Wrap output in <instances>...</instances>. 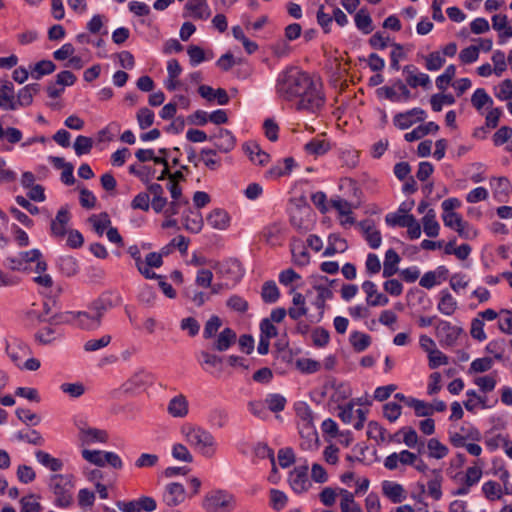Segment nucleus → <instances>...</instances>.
<instances>
[{
  "label": "nucleus",
  "mask_w": 512,
  "mask_h": 512,
  "mask_svg": "<svg viewBox=\"0 0 512 512\" xmlns=\"http://www.w3.org/2000/svg\"><path fill=\"white\" fill-rule=\"evenodd\" d=\"M275 93L284 101H295L296 110L312 114L319 112L326 102L321 81L297 66H287L279 72Z\"/></svg>",
  "instance_id": "obj_1"
},
{
  "label": "nucleus",
  "mask_w": 512,
  "mask_h": 512,
  "mask_svg": "<svg viewBox=\"0 0 512 512\" xmlns=\"http://www.w3.org/2000/svg\"><path fill=\"white\" fill-rule=\"evenodd\" d=\"M185 441L200 455L213 458L218 444L212 433L201 426L185 425L181 429Z\"/></svg>",
  "instance_id": "obj_2"
},
{
  "label": "nucleus",
  "mask_w": 512,
  "mask_h": 512,
  "mask_svg": "<svg viewBox=\"0 0 512 512\" xmlns=\"http://www.w3.org/2000/svg\"><path fill=\"white\" fill-rule=\"evenodd\" d=\"M49 488L54 495V505L58 508H69L73 504V476L70 474H54L49 478Z\"/></svg>",
  "instance_id": "obj_3"
},
{
  "label": "nucleus",
  "mask_w": 512,
  "mask_h": 512,
  "mask_svg": "<svg viewBox=\"0 0 512 512\" xmlns=\"http://www.w3.org/2000/svg\"><path fill=\"white\" fill-rule=\"evenodd\" d=\"M51 323L55 325L71 324L83 330H96L101 323L91 310L88 311H65L52 316Z\"/></svg>",
  "instance_id": "obj_4"
},
{
  "label": "nucleus",
  "mask_w": 512,
  "mask_h": 512,
  "mask_svg": "<svg viewBox=\"0 0 512 512\" xmlns=\"http://www.w3.org/2000/svg\"><path fill=\"white\" fill-rule=\"evenodd\" d=\"M202 506L207 512H230L235 508L236 501L231 493L216 490L205 495Z\"/></svg>",
  "instance_id": "obj_5"
},
{
  "label": "nucleus",
  "mask_w": 512,
  "mask_h": 512,
  "mask_svg": "<svg viewBox=\"0 0 512 512\" xmlns=\"http://www.w3.org/2000/svg\"><path fill=\"white\" fill-rule=\"evenodd\" d=\"M436 337L442 347H453L459 337L464 334L462 327L453 325L446 320H439L435 327Z\"/></svg>",
  "instance_id": "obj_6"
},
{
  "label": "nucleus",
  "mask_w": 512,
  "mask_h": 512,
  "mask_svg": "<svg viewBox=\"0 0 512 512\" xmlns=\"http://www.w3.org/2000/svg\"><path fill=\"white\" fill-rule=\"evenodd\" d=\"M76 425L82 444L90 445L93 443H106L108 441L109 436L106 430L90 427L83 421L78 422Z\"/></svg>",
  "instance_id": "obj_7"
},
{
  "label": "nucleus",
  "mask_w": 512,
  "mask_h": 512,
  "mask_svg": "<svg viewBox=\"0 0 512 512\" xmlns=\"http://www.w3.org/2000/svg\"><path fill=\"white\" fill-rule=\"evenodd\" d=\"M426 118V112L422 108H412L405 112L397 113L393 117L394 125L401 129L405 130L411 127L416 122L423 121Z\"/></svg>",
  "instance_id": "obj_8"
},
{
  "label": "nucleus",
  "mask_w": 512,
  "mask_h": 512,
  "mask_svg": "<svg viewBox=\"0 0 512 512\" xmlns=\"http://www.w3.org/2000/svg\"><path fill=\"white\" fill-rule=\"evenodd\" d=\"M236 341V332L232 328L226 327L212 338L210 350L220 353L226 352L236 343Z\"/></svg>",
  "instance_id": "obj_9"
},
{
  "label": "nucleus",
  "mask_w": 512,
  "mask_h": 512,
  "mask_svg": "<svg viewBox=\"0 0 512 512\" xmlns=\"http://www.w3.org/2000/svg\"><path fill=\"white\" fill-rule=\"evenodd\" d=\"M289 484L292 490L297 494L308 491L311 486L308 479V466H299L291 471L289 474Z\"/></svg>",
  "instance_id": "obj_10"
},
{
  "label": "nucleus",
  "mask_w": 512,
  "mask_h": 512,
  "mask_svg": "<svg viewBox=\"0 0 512 512\" xmlns=\"http://www.w3.org/2000/svg\"><path fill=\"white\" fill-rule=\"evenodd\" d=\"M209 140L213 142L215 150L221 153H229L236 145V138L232 132L223 128H220L217 133L211 135Z\"/></svg>",
  "instance_id": "obj_11"
},
{
  "label": "nucleus",
  "mask_w": 512,
  "mask_h": 512,
  "mask_svg": "<svg viewBox=\"0 0 512 512\" xmlns=\"http://www.w3.org/2000/svg\"><path fill=\"white\" fill-rule=\"evenodd\" d=\"M71 220V214L66 207H61L55 218L51 221L50 231L55 238L62 239L68 231V224Z\"/></svg>",
  "instance_id": "obj_12"
},
{
  "label": "nucleus",
  "mask_w": 512,
  "mask_h": 512,
  "mask_svg": "<svg viewBox=\"0 0 512 512\" xmlns=\"http://www.w3.org/2000/svg\"><path fill=\"white\" fill-rule=\"evenodd\" d=\"M403 74L406 75V83L411 88L423 87L429 88L431 80L428 74L419 72L414 65H406L403 67Z\"/></svg>",
  "instance_id": "obj_13"
},
{
  "label": "nucleus",
  "mask_w": 512,
  "mask_h": 512,
  "mask_svg": "<svg viewBox=\"0 0 512 512\" xmlns=\"http://www.w3.org/2000/svg\"><path fill=\"white\" fill-rule=\"evenodd\" d=\"M320 281L328 282L329 279L327 277H320ZM313 288L317 291V296L313 301V305L319 310V321L322 319L324 315V310L326 307V301L333 298L332 290L326 285V283H314Z\"/></svg>",
  "instance_id": "obj_14"
},
{
  "label": "nucleus",
  "mask_w": 512,
  "mask_h": 512,
  "mask_svg": "<svg viewBox=\"0 0 512 512\" xmlns=\"http://www.w3.org/2000/svg\"><path fill=\"white\" fill-rule=\"evenodd\" d=\"M186 491L182 484L173 482L165 487L163 501L169 507H175L185 501Z\"/></svg>",
  "instance_id": "obj_15"
},
{
  "label": "nucleus",
  "mask_w": 512,
  "mask_h": 512,
  "mask_svg": "<svg viewBox=\"0 0 512 512\" xmlns=\"http://www.w3.org/2000/svg\"><path fill=\"white\" fill-rule=\"evenodd\" d=\"M417 462V455L409 450H402L399 453L393 452L384 460V467L388 470H395L399 463L413 466Z\"/></svg>",
  "instance_id": "obj_16"
},
{
  "label": "nucleus",
  "mask_w": 512,
  "mask_h": 512,
  "mask_svg": "<svg viewBox=\"0 0 512 512\" xmlns=\"http://www.w3.org/2000/svg\"><path fill=\"white\" fill-rule=\"evenodd\" d=\"M381 487L383 495L387 497L392 503H401L407 497V493L403 485L397 482L384 480L381 484Z\"/></svg>",
  "instance_id": "obj_17"
},
{
  "label": "nucleus",
  "mask_w": 512,
  "mask_h": 512,
  "mask_svg": "<svg viewBox=\"0 0 512 512\" xmlns=\"http://www.w3.org/2000/svg\"><path fill=\"white\" fill-rule=\"evenodd\" d=\"M51 320L52 316L49 318L48 325L38 330L35 334L36 340L41 344H50L63 336V331L59 327L60 325L51 323Z\"/></svg>",
  "instance_id": "obj_18"
},
{
  "label": "nucleus",
  "mask_w": 512,
  "mask_h": 512,
  "mask_svg": "<svg viewBox=\"0 0 512 512\" xmlns=\"http://www.w3.org/2000/svg\"><path fill=\"white\" fill-rule=\"evenodd\" d=\"M289 293L293 295V307L288 309V315L292 320L297 321L307 315L308 308L306 307L305 297L300 292H297L295 287H291Z\"/></svg>",
  "instance_id": "obj_19"
},
{
  "label": "nucleus",
  "mask_w": 512,
  "mask_h": 512,
  "mask_svg": "<svg viewBox=\"0 0 512 512\" xmlns=\"http://www.w3.org/2000/svg\"><path fill=\"white\" fill-rule=\"evenodd\" d=\"M199 365L202 369L211 375H214L213 368H218L223 362V358L208 350H201L196 354Z\"/></svg>",
  "instance_id": "obj_20"
},
{
  "label": "nucleus",
  "mask_w": 512,
  "mask_h": 512,
  "mask_svg": "<svg viewBox=\"0 0 512 512\" xmlns=\"http://www.w3.org/2000/svg\"><path fill=\"white\" fill-rule=\"evenodd\" d=\"M359 227L363 231L364 238L372 249H377L382 243V236L378 229L375 228L371 220H364L359 223Z\"/></svg>",
  "instance_id": "obj_21"
},
{
  "label": "nucleus",
  "mask_w": 512,
  "mask_h": 512,
  "mask_svg": "<svg viewBox=\"0 0 512 512\" xmlns=\"http://www.w3.org/2000/svg\"><path fill=\"white\" fill-rule=\"evenodd\" d=\"M185 10H187L189 14H184V16H190L194 19L205 20L208 19L211 14L207 0H189L185 4Z\"/></svg>",
  "instance_id": "obj_22"
},
{
  "label": "nucleus",
  "mask_w": 512,
  "mask_h": 512,
  "mask_svg": "<svg viewBox=\"0 0 512 512\" xmlns=\"http://www.w3.org/2000/svg\"><path fill=\"white\" fill-rule=\"evenodd\" d=\"M167 411L174 418H184L189 412L187 398L183 394L174 396L168 403Z\"/></svg>",
  "instance_id": "obj_23"
},
{
  "label": "nucleus",
  "mask_w": 512,
  "mask_h": 512,
  "mask_svg": "<svg viewBox=\"0 0 512 512\" xmlns=\"http://www.w3.org/2000/svg\"><path fill=\"white\" fill-rule=\"evenodd\" d=\"M40 91V84L31 83L21 88L16 96V110L19 107H28L32 104L34 95Z\"/></svg>",
  "instance_id": "obj_24"
},
{
  "label": "nucleus",
  "mask_w": 512,
  "mask_h": 512,
  "mask_svg": "<svg viewBox=\"0 0 512 512\" xmlns=\"http://www.w3.org/2000/svg\"><path fill=\"white\" fill-rule=\"evenodd\" d=\"M208 224L217 230H226L230 226L229 214L220 208L213 209L206 218Z\"/></svg>",
  "instance_id": "obj_25"
},
{
  "label": "nucleus",
  "mask_w": 512,
  "mask_h": 512,
  "mask_svg": "<svg viewBox=\"0 0 512 512\" xmlns=\"http://www.w3.org/2000/svg\"><path fill=\"white\" fill-rule=\"evenodd\" d=\"M183 224L186 230L196 234L202 230L204 221L200 212L194 211L188 206V211L183 217Z\"/></svg>",
  "instance_id": "obj_26"
},
{
  "label": "nucleus",
  "mask_w": 512,
  "mask_h": 512,
  "mask_svg": "<svg viewBox=\"0 0 512 512\" xmlns=\"http://www.w3.org/2000/svg\"><path fill=\"white\" fill-rule=\"evenodd\" d=\"M400 260V256L394 249L391 248L386 251L382 272L384 278H390L398 272Z\"/></svg>",
  "instance_id": "obj_27"
},
{
  "label": "nucleus",
  "mask_w": 512,
  "mask_h": 512,
  "mask_svg": "<svg viewBox=\"0 0 512 512\" xmlns=\"http://www.w3.org/2000/svg\"><path fill=\"white\" fill-rule=\"evenodd\" d=\"M439 297L440 299L437 305L438 311L446 316L453 315L457 309L456 299L451 295V293L448 290H442L439 293Z\"/></svg>",
  "instance_id": "obj_28"
},
{
  "label": "nucleus",
  "mask_w": 512,
  "mask_h": 512,
  "mask_svg": "<svg viewBox=\"0 0 512 512\" xmlns=\"http://www.w3.org/2000/svg\"><path fill=\"white\" fill-rule=\"evenodd\" d=\"M22 262H24V265L28 267L29 263L36 262V268L35 271L39 274L43 273L47 269V264L44 260H41L42 253L39 249H31L29 251H24L19 253Z\"/></svg>",
  "instance_id": "obj_29"
},
{
  "label": "nucleus",
  "mask_w": 512,
  "mask_h": 512,
  "mask_svg": "<svg viewBox=\"0 0 512 512\" xmlns=\"http://www.w3.org/2000/svg\"><path fill=\"white\" fill-rule=\"evenodd\" d=\"M6 352L11 361L18 367H21L23 358L29 353V348L23 343L17 342L7 344Z\"/></svg>",
  "instance_id": "obj_30"
},
{
  "label": "nucleus",
  "mask_w": 512,
  "mask_h": 512,
  "mask_svg": "<svg viewBox=\"0 0 512 512\" xmlns=\"http://www.w3.org/2000/svg\"><path fill=\"white\" fill-rule=\"evenodd\" d=\"M128 253L131 255V257L135 260L136 267L138 271L146 278V279H156L160 278L159 275H157L152 270L148 269L144 265V262L141 258L140 250L138 246L132 245L128 248Z\"/></svg>",
  "instance_id": "obj_31"
},
{
  "label": "nucleus",
  "mask_w": 512,
  "mask_h": 512,
  "mask_svg": "<svg viewBox=\"0 0 512 512\" xmlns=\"http://www.w3.org/2000/svg\"><path fill=\"white\" fill-rule=\"evenodd\" d=\"M35 457L40 464L49 468L53 472L60 471L63 467V463L60 459L51 456L49 453L45 451H36Z\"/></svg>",
  "instance_id": "obj_32"
},
{
  "label": "nucleus",
  "mask_w": 512,
  "mask_h": 512,
  "mask_svg": "<svg viewBox=\"0 0 512 512\" xmlns=\"http://www.w3.org/2000/svg\"><path fill=\"white\" fill-rule=\"evenodd\" d=\"M280 297V291L275 281L269 280L264 282L261 289V298L265 303H275Z\"/></svg>",
  "instance_id": "obj_33"
},
{
  "label": "nucleus",
  "mask_w": 512,
  "mask_h": 512,
  "mask_svg": "<svg viewBox=\"0 0 512 512\" xmlns=\"http://www.w3.org/2000/svg\"><path fill=\"white\" fill-rule=\"evenodd\" d=\"M424 233L428 237H436L439 234L440 226L436 220V214L433 209L428 210L422 219Z\"/></svg>",
  "instance_id": "obj_34"
},
{
  "label": "nucleus",
  "mask_w": 512,
  "mask_h": 512,
  "mask_svg": "<svg viewBox=\"0 0 512 512\" xmlns=\"http://www.w3.org/2000/svg\"><path fill=\"white\" fill-rule=\"evenodd\" d=\"M60 272L68 277L74 276L79 270L78 262L72 256H62L57 261Z\"/></svg>",
  "instance_id": "obj_35"
},
{
  "label": "nucleus",
  "mask_w": 512,
  "mask_h": 512,
  "mask_svg": "<svg viewBox=\"0 0 512 512\" xmlns=\"http://www.w3.org/2000/svg\"><path fill=\"white\" fill-rule=\"evenodd\" d=\"M331 146L325 139L314 138L305 144V151L314 156H321L330 150Z\"/></svg>",
  "instance_id": "obj_36"
},
{
  "label": "nucleus",
  "mask_w": 512,
  "mask_h": 512,
  "mask_svg": "<svg viewBox=\"0 0 512 512\" xmlns=\"http://www.w3.org/2000/svg\"><path fill=\"white\" fill-rule=\"evenodd\" d=\"M341 495L340 508L342 512H363L362 508L354 500L353 493L346 489H340Z\"/></svg>",
  "instance_id": "obj_37"
},
{
  "label": "nucleus",
  "mask_w": 512,
  "mask_h": 512,
  "mask_svg": "<svg viewBox=\"0 0 512 512\" xmlns=\"http://www.w3.org/2000/svg\"><path fill=\"white\" fill-rule=\"evenodd\" d=\"M349 341L356 352H363L370 346L371 337L363 332L354 331L350 334Z\"/></svg>",
  "instance_id": "obj_38"
},
{
  "label": "nucleus",
  "mask_w": 512,
  "mask_h": 512,
  "mask_svg": "<svg viewBox=\"0 0 512 512\" xmlns=\"http://www.w3.org/2000/svg\"><path fill=\"white\" fill-rule=\"evenodd\" d=\"M296 416L303 422L306 428H310L313 424V412L310 406L303 401H299L294 405Z\"/></svg>",
  "instance_id": "obj_39"
},
{
  "label": "nucleus",
  "mask_w": 512,
  "mask_h": 512,
  "mask_svg": "<svg viewBox=\"0 0 512 512\" xmlns=\"http://www.w3.org/2000/svg\"><path fill=\"white\" fill-rule=\"evenodd\" d=\"M355 25L364 34H369L373 31L372 19L369 13L360 9L355 15Z\"/></svg>",
  "instance_id": "obj_40"
},
{
  "label": "nucleus",
  "mask_w": 512,
  "mask_h": 512,
  "mask_svg": "<svg viewBox=\"0 0 512 512\" xmlns=\"http://www.w3.org/2000/svg\"><path fill=\"white\" fill-rule=\"evenodd\" d=\"M55 69L56 65L51 60H41L33 66L31 76L39 80L42 76L53 73Z\"/></svg>",
  "instance_id": "obj_41"
},
{
  "label": "nucleus",
  "mask_w": 512,
  "mask_h": 512,
  "mask_svg": "<svg viewBox=\"0 0 512 512\" xmlns=\"http://www.w3.org/2000/svg\"><path fill=\"white\" fill-rule=\"evenodd\" d=\"M15 437L19 441H24L36 446H43L45 443L44 438L37 430H21L15 434Z\"/></svg>",
  "instance_id": "obj_42"
},
{
  "label": "nucleus",
  "mask_w": 512,
  "mask_h": 512,
  "mask_svg": "<svg viewBox=\"0 0 512 512\" xmlns=\"http://www.w3.org/2000/svg\"><path fill=\"white\" fill-rule=\"evenodd\" d=\"M403 434V442L410 448L416 447L418 443L417 432L412 427H403L395 435H389L388 441H394L395 437Z\"/></svg>",
  "instance_id": "obj_43"
},
{
  "label": "nucleus",
  "mask_w": 512,
  "mask_h": 512,
  "mask_svg": "<svg viewBox=\"0 0 512 512\" xmlns=\"http://www.w3.org/2000/svg\"><path fill=\"white\" fill-rule=\"evenodd\" d=\"M286 398L278 393L268 394L265 398V404L268 409L272 412H281L285 409L286 406Z\"/></svg>",
  "instance_id": "obj_44"
},
{
  "label": "nucleus",
  "mask_w": 512,
  "mask_h": 512,
  "mask_svg": "<svg viewBox=\"0 0 512 512\" xmlns=\"http://www.w3.org/2000/svg\"><path fill=\"white\" fill-rule=\"evenodd\" d=\"M427 448L429 450V456L435 459H442L446 457L449 451L448 448L436 438L428 440Z\"/></svg>",
  "instance_id": "obj_45"
},
{
  "label": "nucleus",
  "mask_w": 512,
  "mask_h": 512,
  "mask_svg": "<svg viewBox=\"0 0 512 512\" xmlns=\"http://www.w3.org/2000/svg\"><path fill=\"white\" fill-rule=\"evenodd\" d=\"M222 326V320L219 316L213 315L211 316L205 323L203 330V338L206 340H210L215 337L218 333V330Z\"/></svg>",
  "instance_id": "obj_46"
},
{
  "label": "nucleus",
  "mask_w": 512,
  "mask_h": 512,
  "mask_svg": "<svg viewBox=\"0 0 512 512\" xmlns=\"http://www.w3.org/2000/svg\"><path fill=\"white\" fill-rule=\"evenodd\" d=\"M455 98L452 94H434L431 96L430 104L434 112H440L444 105H452Z\"/></svg>",
  "instance_id": "obj_47"
},
{
  "label": "nucleus",
  "mask_w": 512,
  "mask_h": 512,
  "mask_svg": "<svg viewBox=\"0 0 512 512\" xmlns=\"http://www.w3.org/2000/svg\"><path fill=\"white\" fill-rule=\"evenodd\" d=\"M92 223L95 232L102 236L105 230L110 227L111 220L107 213H101L99 216L93 215L89 218Z\"/></svg>",
  "instance_id": "obj_48"
},
{
  "label": "nucleus",
  "mask_w": 512,
  "mask_h": 512,
  "mask_svg": "<svg viewBox=\"0 0 512 512\" xmlns=\"http://www.w3.org/2000/svg\"><path fill=\"white\" fill-rule=\"evenodd\" d=\"M205 166L210 170H216L221 166L220 158H217V151L203 148L200 152Z\"/></svg>",
  "instance_id": "obj_49"
},
{
  "label": "nucleus",
  "mask_w": 512,
  "mask_h": 512,
  "mask_svg": "<svg viewBox=\"0 0 512 512\" xmlns=\"http://www.w3.org/2000/svg\"><path fill=\"white\" fill-rule=\"evenodd\" d=\"M433 472L435 477L427 483L428 494L434 500H440L442 497V476L439 471L434 470Z\"/></svg>",
  "instance_id": "obj_50"
},
{
  "label": "nucleus",
  "mask_w": 512,
  "mask_h": 512,
  "mask_svg": "<svg viewBox=\"0 0 512 512\" xmlns=\"http://www.w3.org/2000/svg\"><path fill=\"white\" fill-rule=\"evenodd\" d=\"M424 58H425V68L428 71H437V70L441 69L444 66L445 61H446L444 56L441 55V53L438 51L432 52V53L428 54L427 56H425Z\"/></svg>",
  "instance_id": "obj_51"
},
{
  "label": "nucleus",
  "mask_w": 512,
  "mask_h": 512,
  "mask_svg": "<svg viewBox=\"0 0 512 512\" xmlns=\"http://www.w3.org/2000/svg\"><path fill=\"white\" fill-rule=\"evenodd\" d=\"M73 147L77 156L88 154L93 147V139L87 136L79 135L77 136Z\"/></svg>",
  "instance_id": "obj_52"
},
{
  "label": "nucleus",
  "mask_w": 512,
  "mask_h": 512,
  "mask_svg": "<svg viewBox=\"0 0 512 512\" xmlns=\"http://www.w3.org/2000/svg\"><path fill=\"white\" fill-rule=\"evenodd\" d=\"M81 454L82 457L91 464L99 467L105 466L104 455H106V451L84 449L82 450Z\"/></svg>",
  "instance_id": "obj_53"
},
{
  "label": "nucleus",
  "mask_w": 512,
  "mask_h": 512,
  "mask_svg": "<svg viewBox=\"0 0 512 512\" xmlns=\"http://www.w3.org/2000/svg\"><path fill=\"white\" fill-rule=\"evenodd\" d=\"M487 353L492 354L496 360L501 361L505 353V340H491L485 347Z\"/></svg>",
  "instance_id": "obj_54"
},
{
  "label": "nucleus",
  "mask_w": 512,
  "mask_h": 512,
  "mask_svg": "<svg viewBox=\"0 0 512 512\" xmlns=\"http://www.w3.org/2000/svg\"><path fill=\"white\" fill-rule=\"evenodd\" d=\"M172 457L177 461L191 463L193 461V455L190 453L188 448L182 443H175L172 446L171 451Z\"/></svg>",
  "instance_id": "obj_55"
},
{
  "label": "nucleus",
  "mask_w": 512,
  "mask_h": 512,
  "mask_svg": "<svg viewBox=\"0 0 512 512\" xmlns=\"http://www.w3.org/2000/svg\"><path fill=\"white\" fill-rule=\"evenodd\" d=\"M472 105L477 109L480 110L483 108L486 104H492L493 100L491 97L487 94L485 89L478 88L474 91L472 97H471Z\"/></svg>",
  "instance_id": "obj_56"
},
{
  "label": "nucleus",
  "mask_w": 512,
  "mask_h": 512,
  "mask_svg": "<svg viewBox=\"0 0 512 512\" xmlns=\"http://www.w3.org/2000/svg\"><path fill=\"white\" fill-rule=\"evenodd\" d=\"M414 217L412 214H401L398 212L389 213L385 217V222L389 226L405 227L410 222V218Z\"/></svg>",
  "instance_id": "obj_57"
},
{
  "label": "nucleus",
  "mask_w": 512,
  "mask_h": 512,
  "mask_svg": "<svg viewBox=\"0 0 512 512\" xmlns=\"http://www.w3.org/2000/svg\"><path fill=\"white\" fill-rule=\"evenodd\" d=\"M387 430L382 427L378 422L370 421L367 426V436L370 439H374L376 441H385L386 440Z\"/></svg>",
  "instance_id": "obj_58"
},
{
  "label": "nucleus",
  "mask_w": 512,
  "mask_h": 512,
  "mask_svg": "<svg viewBox=\"0 0 512 512\" xmlns=\"http://www.w3.org/2000/svg\"><path fill=\"white\" fill-rule=\"evenodd\" d=\"M155 115L152 110L147 107L140 108L137 112V121L141 129H147L154 123Z\"/></svg>",
  "instance_id": "obj_59"
},
{
  "label": "nucleus",
  "mask_w": 512,
  "mask_h": 512,
  "mask_svg": "<svg viewBox=\"0 0 512 512\" xmlns=\"http://www.w3.org/2000/svg\"><path fill=\"white\" fill-rule=\"evenodd\" d=\"M410 408L414 409L415 415L418 417H429L432 415L431 404L423 400L413 398L410 400Z\"/></svg>",
  "instance_id": "obj_60"
},
{
  "label": "nucleus",
  "mask_w": 512,
  "mask_h": 512,
  "mask_svg": "<svg viewBox=\"0 0 512 512\" xmlns=\"http://www.w3.org/2000/svg\"><path fill=\"white\" fill-rule=\"evenodd\" d=\"M281 233V227L279 224H270L262 230V236L265 239V241L271 245H275L278 240Z\"/></svg>",
  "instance_id": "obj_61"
},
{
  "label": "nucleus",
  "mask_w": 512,
  "mask_h": 512,
  "mask_svg": "<svg viewBox=\"0 0 512 512\" xmlns=\"http://www.w3.org/2000/svg\"><path fill=\"white\" fill-rule=\"evenodd\" d=\"M498 321L499 330L507 335H512V310L502 309Z\"/></svg>",
  "instance_id": "obj_62"
},
{
  "label": "nucleus",
  "mask_w": 512,
  "mask_h": 512,
  "mask_svg": "<svg viewBox=\"0 0 512 512\" xmlns=\"http://www.w3.org/2000/svg\"><path fill=\"white\" fill-rule=\"evenodd\" d=\"M17 479L23 484H29L36 478V473L31 466L22 464L19 465L16 471Z\"/></svg>",
  "instance_id": "obj_63"
},
{
  "label": "nucleus",
  "mask_w": 512,
  "mask_h": 512,
  "mask_svg": "<svg viewBox=\"0 0 512 512\" xmlns=\"http://www.w3.org/2000/svg\"><path fill=\"white\" fill-rule=\"evenodd\" d=\"M20 512H40L41 505L37 501L35 495L25 496L20 500Z\"/></svg>",
  "instance_id": "obj_64"
}]
</instances>
